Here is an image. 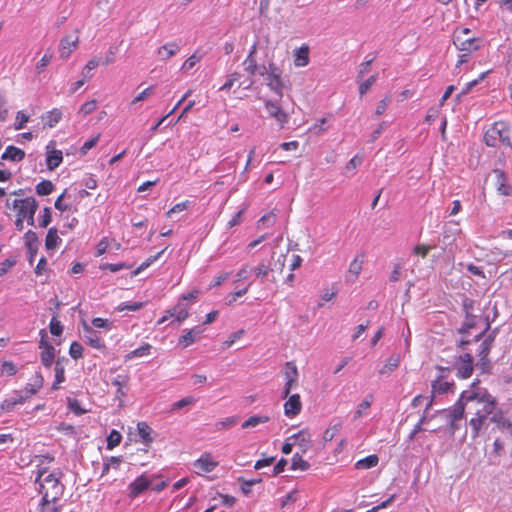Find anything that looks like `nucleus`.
Wrapping results in <instances>:
<instances>
[{
  "mask_svg": "<svg viewBox=\"0 0 512 512\" xmlns=\"http://www.w3.org/2000/svg\"><path fill=\"white\" fill-rule=\"evenodd\" d=\"M61 472H48L47 468L38 469L35 479L36 490L41 495L37 512H60V500L64 494L65 486L61 481Z\"/></svg>",
  "mask_w": 512,
  "mask_h": 512,
  "instance_id": "nucleus-1",
  "label": "nucleus"
},
{
  "mask_svg": "<svg viewBox=\"0 0 512 512\" xmlns=\"http://www.w3.org/2000/svg\"><path fill=\"white\" fill-rule=\"evenodd\" d=\"M462 401H465L467 412L474 415L469 424L472 427V437L476 438L486 418L493 413L496 401L487 390L478 387V382H473L470 389L462 392Z\"/></svg>",
  "mask_w": 512,
  "mask_h": 512,
  "instance_id": "nucleus-2",
  "label": "nucleus"
},
{
  "mask_svg": "<svg viewBox=\"0 0 512 512\" xmlns=\"http://www.w3.org/2000/svg\"><path fill=\"white\" fill-rule=\"evenodd\" d=\"M15 198L6 199V208L15 213L16 217L26 218L28 225H34V215L38 209V202L34 197H24L22 189L14 191Z\"/></svg>",
  "mask_w": 512,
  "mask_h": 512,
  "instance_id": "nucleus-3",
  "label": "nucleus"
},
{
  "mask_svg": "<svg viewBox=\"0 0 512 512\" xmlns=\"http://www.w3.org/2000/svg\"><path fill=\"white\" fill-rule=\"evenodd\" d=\"M484 143L489 147H512L510 141V126L505 121L493 123L484 133Z\"/></svg>",
  "mask_w": 512,
  "mask_h": 512,
  "instance_id": "nucleus-4",
  "label": "nucleus"
},
{
  "mask_svg": "<svg viewBox=\"0 0 512 512\" xmlns=\"http://www.w3.org/2000/svg\"><path fill=\"white\" fill-rule=\"evenodd\" d=\"M471 30L469 28H457L453 34V44L456 49L461 52L473 53L478 51L482 46V39L479 37H470Z\"/></svg>",
  "mask_w": 512,
  "mask_h": 512,
  "instance_id": "nucleus-5",
  "label": "nucleus"
},
{
  "mask_svg": "<svg viewBox=\"0 0 512 512\" xmlns=\"http://www.w3.org/2000/svg\"><path fill=\"white\" fill-rule=\"evenodd\" d=\"M439 374L435 380L431 383V396L432 398L436 395H443L448 392L455 391V383L454 381H448L447 377L451 373V369L449 367L437 366Z\"/></svg>",
  "mask_w": 512,
  "mask_h": 512,
  "instance_id": "nucleus-6",
  "label": "nucleus"
},
{
  "mask_svg": "<svg viewBox=\"0 0 512 512\" xmlns=\"http://www.w3.org/2000/svg\"><path fill=\"white\" fill-rule=\"evenodd\" d=\"M259 73L264 76L267 86L282 99L284 84L279 68L274 63H269L268 67H262V71Z\"/></svg>",
  "mask_w": 512,
  "mask_h": 512,
  "instance_id": "nucleus-7",
  "label": "nucleus"
},
{
  "mask_svg": "<svg viewBox=\"0 0 512 512\" xmlns=\"http://www.w3.org/2000/svg\"><path fill=\"white\" fill-rule=\"evenodd\" d=\"M281 99L279 100H266L264 105L268 115L273 118L279 125L280 129H283L289 122V113L283 110L280 105Z\"/></svg>",
  "mask_w": 512,
  "mask_h": 512,
  "instance_id": "nucleus-8",
  "label": "nucleus"
},
{
  "mask_svg": "<svg viewBox=\"0 0 512 512\" xmlns=\"http://www.w3.org/2000/svg\"><path fill=\"white\" fill-rule=\"evenodd\" d=\"M79 30H76V34L64 36L58 46L59 57L62 60L68 59L71 54L78 48L79 45Z\"/></svg>",
  "mask_w": 512,
  "mask_h": 512,
  "instance_id": "nucleus-9",
  "label": "nucleus"
},
{
  "mask_svg": "<svg viewBox=\"0 0 512 512\" xmlns=\"http://www.w3.org/2000/svg\"><path fill=\"white\" fill-rule=\"evenodd\" d=\"M285 385L283 389V398L288 397L291 390L298 385V369L293 361L286 362L284 369Z\"/></svg>",
  "mask_w": 512,
  "mask_h": 512,
  "instance_id": "nucleus-10",
  "label": "nucleus"
},
{
  "mask_svg": "<svg viewBox=\"0 0 512 512\" xmlns=\"http://www.w3.org/2000/svg\"><path fill=\"white\" fill-rule=\"evenodd\" d=\"M456 376L460 379H467L469 378L474 370L473 366V358L469 353H465L463 355H460L456 362Z\"/></svg>",
  "mask_w": 512,
  "mask_h": 512,
  "instance_id": "nucleus-11",
  "label": "nucleus"
},
{
  "mask_svg": "<svg viewBox=\"0 0 512 512\" xmlns=\"http://www.w3.org/2000/svg\"><path fill=\"white\" fill-rule=\"evenodd\" d=\"M41 332L43 333V335L39 342V348L41 349L40 359H41L42 364L45 367L49 368L52 366V364L54 362L55 348L52 344H50L49 342H47L45 340V332L43 330Z\"/></svg>",
  "mask_w": 512,
  "mask_h": 512,
  "instance_id": "nucleus-12",
  "label": "nucleus"
},
{
  "mask_svg": "<svg viewBox=\"0 0 512 512\" xmlns=\"http://www.w3.org/2000/svg\"><path fill=\"white\" fill-rule=\"evenodd\" d=\"M130 377L127 374H119L112 380V385L116 387L115 399L119 401L122 407L124 399L127 396L126 388L129 385Z\"/></svg>",
  "mask_w": 512,
  "mask_h": 512,
  "instance_id": "nucleus-13",
  "label": "nucleus"
},
{
  "mask_svg": "<svg viewBox=\"0 0 512 512\" xmlns=\"http://www.w3.org/2000/svg\"><path fill=\"white\" fill-rule=\"evenodd\" d=\"M494 186L498 194L502 196H509L511 194V186L507 181V176L501 169L493 170Z\"/></svg>",
  "mask_w": 512,
  "mask_h": 512,
  "instance_id": "nucleus-14",
  "label": "nucleus"
},
{
  "mask_svg": "<svg viewBox=\"0 0 512 512\" xmlns=\"http://www.w3.org/2000/svg\"><path fill=\"white\" fill-rule=\"evenodd\" d=\"M287 400L284 403V413L287 417L293 418L301 412L302 403L299 394H292L286 397Z\"/></svg>",
  "mask_w": 512,
  "mask_h": 512,
  "instance_id": "nucleus-15",
  "label": "nucleus"
},
{
  "mask_svg": "<svg viewBox=\"0 0 512 512\" xmlns=\"http://www.w3.org/2000/svg\"><path fill=\"white\" fill-rule=\"evenodd\" d=\"M288 440H293V444L299 446L303 453L307 452L312 447L311 434L308 429H302L293 434Z\"/></svg>",
  "mask_w": 512,
  "mask_h": 512,
  "instance_id": "nucleus-16",
  "label": "nucleus"
},
{
  "mask_svg": "<svg viewBox=\"0 0 512 512\" xmlns=\"http://www.w3.org/2000/svg\"><path fill=\"white\" fill-rule=\"evenodd\" d=\"M29 399V396L23 395L18 391L14 392V395L5 398L1 404L0 409L3 412H11L15 409L17 405H23L27 400Z\"/></svg>",
  "mask_w": 512,
  "mask_h": 512,
  "instance_id": "nucleus-17",
  "label": "nucleus"
},
{
  "mask_svg": "<svg viewBox=\"0 0 512 512\" xmlns=\"http://www.w3.org/2000/svg\"><path fill=\"white\" fill-rule=\"evenodd\" d=\"M151 485V481L145 476L141 475L137 477L133 482H131L128 486L129 489V497L136 498L141 493L149 488Z\"/></svg>",
  "mask_w": 512,
  "mask_h": 512,
  "instance_id": "nucleus-18",
  "label": "nucleus"
},
{
  "mask_svg": "<svg viewBox=\"0 0 512 512\" xmlns=\"http://www.w3.org/2000/svg\"><path fill=\"white\" fill-rule=\"evenodd\" d=\"M167 314H169V316H174L175 319L181 323L189 316V305L188 303L179 299L173 308L167 310Z\"/></svg>",
  "mask_w": 512,
  "mask_h": 512,
  "instance_id": "nucleus-19",
  "label": "nucleus"
},
{
  "mask_svg": "<svg viewBox=\"0 0 512 512\" xmlns=\"http://www.w3.org/2000/svg\"><path fill=\"white\" fill-rule=\"evenodd\" d=\"M24 242L29 253L30 262H32L38 251L39 240L37 234L32 230H28L24 234Z\"/></svg>",
  "mask_w": 512,
  "mask_h": 512,
  "instance_id": "nucleus-20",
  "label": "nucleus"
},
{
  "mask_svg": "<svg viewBox=\"0 0 512 512\" xmlns=\"http://www.w3.org/2000/svg\"><path fill=\"white\" fill-rule=\"evenodd\" d=\"M194 466L202 472L209 473L218 466V462L213 459L210 453H204L195 461Z\"/></svg>",
  "mask_w": 512,
  "mask_h": 512,
  "instance_id": "nucleus-21",
  "label": "nucleus"
},
{
  "mask_svg": "<svg viewBox=\"0 0 512 512\" xmlns=\"http://www.w3.org/2000/svg\"><path fill=\"white\" fill-rule=\"evenodd\" d=\"M84 332L86 343L89 344L91 347L99 350L106 348L105 343L98 336L97 332L86 323H84Z\"/></svg>",
  "mask_w": 512,
  "mask_h": 512,
  "instance_id": "nucleus-22",
  "label": "nucleus"
},
{
  "mask_svg": "<svg viewBox=\"0 0 512 512\" xmlns=\"http://www.w3.org/2000/svg\"><path fill=\"white\" fill-rule=\"evenodd\" d=\"M202 330L198 327H194L188 331H186L183 335L180 336L178 343L183 348H186L200 339Z\"/></svg>",
  "mask_w": 512,
  "mask_h": 512,
  "instance_id": "nucleus-23",
  "label": "nucleus"
},
{
  "mask_svg": "<svg viewBox=\"0 0 512 512\" xmlns=\"http://www.w3.org/2000/svg\"><path fill=\"white\" fill-rule=\"evenodd\" d=\"M25 151L16 146L9 145L1 156L2 160L20 162L25 158Z\"/></svg>",
  "mask_w": 512,
  "mask_h": 512,
  "instance_id": "nucleus-24",
  "label": "nucleus"
},
{
  "mask_svg": "<svg viewBox=\"0 0 512 512\" xmlns=\"http://www.w3.org/2000/svg\"><path fill=\"white\" fill-rule=\"evenodd\" d=\"M68 361L67 359H58L55 363L54 371H55V380L52 384L53 390H58L60 388V384L65 381V367L63 362Z\"/></svg>",
  "mask_w": 512,
  "mask_h": 512,
  "instance_id": "nucleus-25",
  "label": "nucleus"
},
{
  "mask_svg": "<svg viewBox=\"0 0 512 512\" xmlns=\"http://www.w3.org/2000/svg\"><path fill=\"white\" fill-rule=\"evenodd\" d=\"M63 160V153L61 150L52 149L47 151L46 165L47 168L52 171L56 169Z\"/></svg>",
  "mask_w": 512,
  "mask_h": 512,
  "instance_id": "nucleus-26",
  "label": "nucleus"
},
{
  "mask_svg": "<svg viewBox=\"0 0 512 512\" xmlns=\"http://www.w3.org/2000/svg\"><path fill=\"white\" fill-rule=\"evenodd\" d=\"M137 432L141 438L142 443H144L146 446H150L153 442V437L151 435L153 432L152 428L144 421L138 422Z\"/></svg>",
  "mask_w": 512,
  "mask_h": 512,
  "instance_id": "nucleus-27",
  "label": "nucleus"
},
{
  "mask_svg": "<svg viewBox=\"0 0 512 512\" xmlns=\"http://www.w3.org/2000/svg\"><path fill=\"white\" fill-rule=\"evenodd\" d=\"M179 49L180 48L176 43H166L157 49V55L161 58V60L166 61L173 57L179 51Z\"/></svg>",
  "mask_w": 512,
  "mask_h": 512,
  "instance_id": "nucleus-28",
  "label": "nucleus"
},
{
  "mask_svg": "<svg viewBox=\"0 0 512 512\" xmlns=\"http://www.w3.org/2000/svg\"><path fill=\"white\" fill-rule=\"evenodd\" d=\"M309 63V48L301 46L294 51V65L296 67H304Z\"/></svg>",
  "mask_w": 512,
  "mask_h": 512,
  "instance_id": "nucleus-29",
  "label": "nucleus"
},
{
  "mask_svg": "<svg viewBox=\"0 0 512 512\" xmlns=\"http://www.w3.org/2000/svg\"><path fill=\"white\" fill-rule=\"evenodd\" d=\"M467 410L465 401H462V394L458 401L455 403L453 409L450 412V422L453 425L456 421L460 420L464 416V412Z\"/></svg>",
  "mask_w": 512,
  "mask_h": 512,
  "instance_id": "nucleus-30",
  "label": "nucleus"
},
{
  "mask_svg": "<svg viewBox=\"0 0 512 512\" xmlns=\"http://www.w3.org/2000/svg\"><path fill=\"white\" fill-rule=\"evenodd\" d=\"M61 244V238L58 236V231L55 227H51L45 238V247L47 250H53Z\"/></svg>",
  "mask_w": 512,
  "mask_h": 512,
  "instance_id": "nucleus-31",
  "label": "nucleus"
},
{
  "mask_svg": "<svg viewBox=\"0 0 512 512\" xmlns=\"http://www.w3.org/2000/svg\"><path fill=\"white\" fill-rule=\"evenodd\" d=\"M400 364V356L398 354L391 355L386 363L379 369V374H390L398 368Z\"/></svg>",
  "mask_w": 512,
  "mask_h": 512,
  "instance_id": "nucleus-32",
  "label": "nucleus"
},
{
  "mask_svg": "<svg viewBox=\"0 0 512 512\" xmlns=\"http://www.w3.org/2000/svg\"><path fill=\"white\" fill-rule=\"evenodd\" d=\"M42 119L46 126L52 128L62 119V112L60 109L54 108L43 115Z\"/></svg>",
  "mask_w": 512,
  "mask_h": 512,
  "instance_id": "nucleus-33",
  "label": "nucleus"
},
{
  "mask_svg": "<svg viewBox=\"0 0 512 512\" xmlns=\"http://www.w3.org/2000/svg\"><path fill=\"white\" fill-rule=\"evenodd\" d=\"M378 463H379L378 456L376 454H372V455H369L365 458L358 460L355 463V468L359 469V470L370 469V468L377 466Z\"/></svg>",
  "mask_w": 512,
  "mask_h": 512,
  "instance_id": "nucleus-34",
  "label": "nucleus"
},
{
  "mask_svg": "<svg viewBox=\"0 0 512 512\" xmlns=\"http://www.w3.org/2000/svg\"><path fill=\"white\" fill-rule=\"evenodd\" d=\"M268 421H270V417L268 415H252L242 423V428H254L260 424H265Z\"/></svg>",
  "mask_w": 512,
  "mask_h": 512,
  "instance_id": "nucleus-35",
  "label": "nucleus"
},
{
  "mask_svg": "<svg viewBox=\"0 0 512 512\" xmlns=\"http://www.w3.org/2000/svg\"><path fill=\"white\" fill-rule=\"evenodd\" d=\"M363 258L359 257V256H356L351 262H350V265H349V268H348V275L351 276V280L354 281L358 278L359 274L361 273L362 271V266H363Z\"/></svg>",
  "mask_w": 512,
  "mask_h": 512,
  "instance_id": "nucleus-36",
  "label": "nucleus"
},
{
  "mask_svg": "<svg viewBox=\"0 0 512 512\" xmlns=\"http://www.w3.org/2000/svg\"><path fill=\"white\" fill-rule=\"evenodd\" d=\"M155 93V87L149 86L145 88L143 91H141L138 95H136L129 103L130 107H134L139 102L147 100L149 97H151Z\"/></svg>",
  "mask_w": 512,
  "mask_h": 512,
  "instance_id": "nucleus-37",
  "label": "nucleus"
},
{
  "mask_svg": "<svg viewBox=\"0 0 512 512\" xmlns=\"http://www.w3.org/2000/svg\"><path fill=\"white\" fill-rule=\"evenodd\" d=\"M54 184L50 180H43L36 185V193L40 196H46L53 192Z\"/></svg>",
  "mask_w": 512,
  "mask_h": 512,
  "instance_id": "nucleus-38",
  "label": "nucleus"
},
{
  "mask_svg": "<svg viewBox=\"0 0 512 512\" xmlns=\"http://www.w3.org/2000/svg\"><path fill=\"white\" fill-rule=\"evenodd\" d=\"M310 468V464L302 458L301 455L295 454L292 458L291 469L306 471Z\"/></svg>",
  "mask_w": 512,
  "mask_h": 512,
  "instance_id": "nucleus-39",
  "label": "nucleus"
},
{
  "mask_svg": "<svg viewBox=\"0 0 512 512\" xmlns=\"http://www.w3.org/2000/svg\"><path fill=\"white\" fill-rule=\"evenodd\" d=\"M341 428H342L341 423H337V424H334L333 426L328 427L323 433V437H322L323 442L327 443V442L332 441L334 439V437L336 435H338Z\"/></svg>",
  "mask_w": 512,
  "mask_h": 512,
  "instance_id": "nucleus-40",
  "label": "nucleus"
},
{
  "mask_svg": "<svg viewBox=\"0 0 512 512\" xmlns=\"http://www.w3.org/2000/svg\"><path fill=\"white\" fill-rule=\"evenodd\" d=\"M150 350H151V345L149 343H145L141 347H139V348L131 351L130 353H128L125 356V358H126V360H130V359L136 358V357L147 356V355H149Z\"/></svg>",
  "mask_w": 512,
  "mask_h": 512,
  "instance_id": "nucleus-41",
  "label": "nucleus"
},
{
  "mask_svg": "<svg viewBox=\"0 0 512 512\" xmlns=\"http://www.w3.org/2000/svg\"><path fill=\"white\" fill-rule=\"evenodd\" d=\"M167 248H164L163 250H161L160 252H158L156 255L154 256H150L149 258L146 259V261H144L139 267H137L133 272H132V276H136L138 275L141 271H143L144 269L148 268L152 263H154L155 261H157L160 256L165 252Z\"/></svg>",
  "mask_w": 512,
  "mask_h": 512,
  "instance_id": "nucleus-42",
  "label": "nucleus"
},
{
  "mask_svg": "<svg viewBox=\"0 0 512 512\" xmlns=\"http://www.w3.org/2000/svg\"><path fill=\"white\" fill-rule=\"evenodd\" d=\"M167 248H164L163 250H161L160 252H158L156 255L154 256H150L149 258L146 259V261H144L139 267H137L133 272H132V276H136L138 275L141 271H143L144 269L148 268L152 263H154L155 261H157L160 256L165 252Z\"/></svg>",
  "mask_w": 512,
  "mask_h": 512,
  "instance_id": "nucleus-43",
  "label": "nucleus"
},
{
  "mask_svg": "<svg viewBox=\"0 0 512 512\" xmlns=\"http://www.w3.org/2000/svg\"><path fill=\"white\" fill-rule=\"evenodd\" d=\"M66 193H67V189H65V190L62 192V194H61V195L56 199V201H55V203H54V207H55L57 210L61 211V212H64V211L76 212V211H77V208H76V207L72 208V206H71V205H69V204H65V203L63 202V199H64V197H65Z\"/></svg>",
  "mask_w": 512,
  "mask_h": 512,
  "instance_id": "nucleus-44",
  "label": "nucleus"
},
{
  "mask_svg": "<svg viewBox=\"0 0 512 512\" xmlns=\"http://www.w3.org/2000/svg\"><path fill=\"white\" fill-rule=\"evenodd\" d=\"M1 374L6 376H14L18 372V368L14 362L10 360L3 361L0 365Z\"/></svg>",
  "mask_w": 512,
  "mask_h": 512,
  "instance_id": "nucleus-45",
  "label": "nucleus"
},
{
  "mask_svg": "<svg viewBox=\"0 0 512 512\" xmlns=\"http://www.w3.org/2000/svg\"><path fill=\"white\" fill-rule=\"evenodd\" d=\"M122 435L117 430H112L107 436V449L112 450L121 443Z\"/></svg>",
  "mask_w": 512,
  "mask_h": 512,
  "instance_id": "nucleus-46",
  "label": "nucleus"
},
{
  "mask_svg": "<svg viewBox=\"0 0 512 512\" xmlns=\"http://www.w3.org/2000/svg\"><path fill=\"white\" fill-rule=\"evenodd\" d=\"M202 59V55L194 53L189 58L185 60V62L181 66V70L183 72L190 71L197 63H199Z\"/></svg>",
  "mask_w": 512,
  "mask_h": 512,
  "instance_id": "nucleus-47",
  "label": "nucleus"
},
{
  "mask_svg": "<svg viewBox=\"0 0 512 512\" xmlns=\"http://www.w3.org/2000/svg\"><path fill=\"white\" fill-rule=\"evenodd\" d=\"M53 55L46 53L42 56V58L36 63L35 70L38 74H41L45 71L47 66L50 64Z\"/></svg>",
  "mask_w": 512,
  "mask_h": 512,
  "instance_id": "nucleus-48",
  "label": "nucleus"
},
{
  "mask_svg": "<svg viewBox=\"0 0 512 512\" xmlns=\"http://www.w3.org/2000/svg\"><path fill=\"white\" fill-rule=\"evenodd\" d=\"M97 108V101L95 99L85 102L81 105L79 108L78 114L82 115L83 117L87 116L88 114L95 111Z\"/></svg>",
  "mask_w": 512,
  "mask_h": 512,
  "instance_id": "nucleus-49",
  "label": "nucleus"
},
{
  "mask_svg": "<svg viewBox=\"0 0 512 512\" xmlns=\"http://www.w3.org/2000/svg\"><path fill=\"white\" fill-rule=\"evenodd\" d=\"M50 333L54 336H60L63 332V326L57 315H54L49 324Z\"/></svg>",
  "mask_w": 512,
  "mask_h": 512,
  "instance_id": "nucleus-50",
  "label": "nucleus"
},
{
  "mask_svg": "<svg viewBox=\"0 0 512 512\" xmlns=\"http://www.w3.org/2000/svg\"><path fill=\"white\" fill-rule=\"evenodd\" d=\"M492 339L489 337L481 343V351L479 353L480 360L485 363L488 361V354L490 353Z\"/></svg>",
  "mask_w": 512,
  "mask_h": 512,
  "instance_id": "nucleus-51",
  "label": "nucleus"
},
{
  "mask_svg": "<svg viewBox=\"0 0 512 512\" xmlns=\"http://www.w3.org/2000/svg\"><path fill=\"white\" fill-rule=\"evenodd\" d=\"M28 121L29 115H27L24 111H18L14 122V129H23Z\"/></svg>",
  "mask_w": 512,
  "mask_h": 512,
  "instance_id": "nucleus-52",
  "label": "nucleus"
},
{
  "mask_svg": "<svg viewBox=\"0 0 512 512\" xmlns=\"http://www.w3.org/2000/svg\"><path fill=\"white\" fill-rule=\"evenodd\" d=\"M244 66H245V70L251 75H255L257 70H258V66H257V63H256V58L255 57H252L251 55H248L246 57V59L244 60Z\"/></svg>",
  "mask_w": 512,
  "mask_h": 512,
  "instance_id": "nucleus-53",
  "label": "nucleus"
},
{
  "mask_svg": "<svg viewBox=\"0 0 512 512\" xmlns=\"http://www.w3.org/2000/svg\"><path fill=\"white\" fill-rule=\"evenodd\" d=\"M69 354L75 360L82 358L83 357L82 345L77 341L72 342L70 345V348H69Z\"/></svg>",
  "mask_w": 512,
  "mask_h": 512,
  "instance_id": "nucleus-54",
  "label": "nucleus"
},
{
  "mask_svg": "<svg viewBox=\"0 0 512 512\" xmlns=\"http://www.w3.org/2000/svg\"><path fill=\"white\" fill-rule=\"evenodd\" d=\"M68 408L78 416L87 412V410L81 407V403L77 399L68 398Z\"/></svg>",
  "mask_w": 512,
  "mask_h": 512,
  "instance_id": "nucleus-55",
  "label": "nucleus"
},
{
  "mask_svg": "<svg viewBox=\"0 0 512 512\" xmlns=\"http://www.w3.org/2000/svg\"><path fill=\"white\" fill-rule=\"evenodd\" d=\"M489 73H490V70L485 71V72L481 73L477 79H474V80L466 83L465 87L462 90V94L469 93L472 90V88L474 86H476L478 83H480L481 81H483Z\"/></svg>",
  "mask_w": 512,
  "mask_h": 512,
  "instance_id": "nucleus-56",
  "label": "nucleus"
},
{
  "mask_svg": "<svg viewBox=\"0 0 512 512\" xmlns=\"http://www.w3.org/2000/svg\"><path fill=\"white\" fill-rule=\"evenodd\" d=\"M253 274V267L244 264L236 274L237 281L248 279Z\"/></svg>",
  "mask_w": 512,
  "mask_h": 512,
  "instance_id": "nucleus-57",
  "label": "nucleus"
},
{
  "mask_svg": "<svg viewBox=\"0 0 512 512\" xmlns=\"http://www.w3.org/2000/svg\"><path fill=\"white\" fill-rule=\"evenodd\" d=\"M237 421H238V418L235 416L228 417L224 420L218 421L215 424V427L217 428V430H224V429L234 426L237 423Z\"/></svg>",
  "mask_w": 512,
  "mask_h": 512,
  "instance_id": "nucleus-58",
  "label": "nucleus"
},
{
  "mask_svg": "<svg viewBox=\"0 0 512 512\" xmlns=\"http://www.w3.org/2000/svg\"><path fill=\"white\" fill-rule=\"evenodd\" d=\"M377 75L374 74L370 76L368 79H366L364 82H362L359 85V93L361 96H363L370 88L371 86L376 82Z\"/></svg>",
  "mask_w": 512,
  "mask_h": 512,
  "instance_id": "nucleus-59",
  "label": "nucleus"
},
{
  "mask_svg": "<svg viewBox=\"0 0 512 512\" xmlns=\"http://www.w3.org/2000/svg\"><path fill=\"white\" fill-rule=\"evenodd\" d=\"M391 102V96L386 95L377 105L375 109V115L377 117L381 116L387 109V106Z\"/></svg>",
  "mask_w": 512,
  "mask_h": 512,
  "instance_id": "nucleus-60",
  "label": "nucleus"
},
{
  "mask_svg": "<svg viewBox=\"0 0 512 512\" xmlns=\"http://www.w3.org/2000/svg\"><path fill=\"white\" fill-rule=\"evenodd\" d=\"M194 403H195V398L193 396H187V397H184V398L180 399L179 401L175 402L172 405V409L179 410L185 406L192 405Z\"/></svg>",
  "mask_w": 512,
  "mask_h": 512,
  "instance_id": "nucleus-61",
  "label": "nucleus"
},
{
  "mask_svg": "<svg viewBox=\"0 0 512 512\" xmlns=\"http://www.w3.org/2000/svg\"><path fill=\"white\" fill-rule=\"evenodd\" d=\"M241 75L238 72H234L228 76L227 81L223 84L220 90H229L233 87L235 82L239 81Z\"/></svg>",
  "mask_w": 512,
  "mask_h": 512,
  "instance_id": "nucleus-62",
  "label": "nucleus"
},
{
  "mask_svg": "<svg viewBox=\"0 0 512 512\" xmlns=\"http://www.w3.org/2000/svg\"><path fill=\"white\" fill-rule=\"evenodd\" d=\"M432 248V246L426 244H418L413 248V253L421 258H425Z\"/></svg>",
  "mask_w": 512,
  "mask_h": 512,
  "instance_id": "nucleus-63",
  "label": "nucleus"
},
{
  "mask_svg": "<svg viewBox=\"0 0 512 512\" xmlns=\"http://www.w3.org/2000/svg\"><path fill=\"white\" fill-rule=\"evenodd\" d=\"M99 138H100V134H97L96 136L87 140L80 148V152L82 154H86L90 149H92L98 143Z\"/></svg>",
  "mask_w": 512,
  "mask_h": 512,
  "instance_id": "nucleus-64",
  "label": "nucleus"
}]
</instances>
